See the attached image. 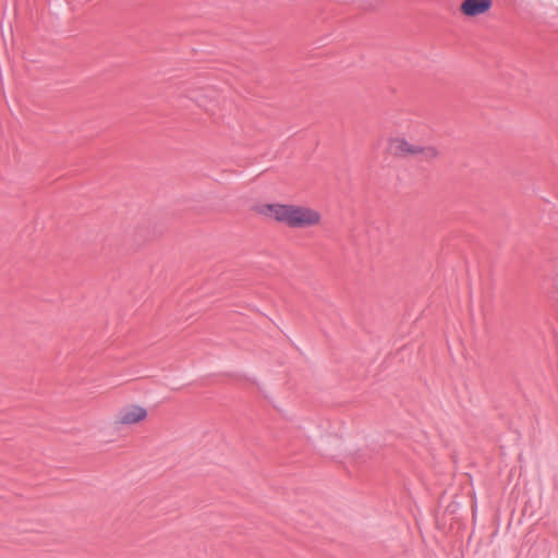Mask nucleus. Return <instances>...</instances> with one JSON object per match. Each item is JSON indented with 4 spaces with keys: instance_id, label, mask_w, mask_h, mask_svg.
<instances>
[{
    "instance_id": "f257e3e1",
    "label": "nucleus",
    "mask_w": 558,
    "mask_h": 558,
    "mask_svg": "<svg viewBox=\"0 0 558 558\" xmlns=\"http://www.w3.org/2000/svg\"><path fill=\"white\" fill-rule=\"evenodd\" d=\"M260 214L270 216L290 228L312 227L320 220V215L316 210L295 205L267 204L260 208Z\"/></svg>"
},
{
    "instance_id": "f03ea898",
    "label": "nucleus",
    "mask_w": 558,
    "mask_h": 558,
    "mask_svg": "<svg viewBox=\"0 0 558 558\" xmlns=\"http://www.w3.org/2000/svg\"><path fill=\"white\" fill-rule=\"evenodd\" d=\"M492 5V0H463L460 5V11L465 16L473 17L489 11Z\"/></svg>"
},
{
    "instance_id": "7ed1b4c3",
    "label": "nucleus",
    "mask_w": 558,
    "mask_h": 558,
    "mask_svg": "<svg viewBox=\"0 0 558 558\" xmlns=\"http://www.w3.org/2000/svg\"><path fill=\"white\" fill-rule=\"evenodd\" d=\"M147 416V411L140 405H132L120 411L119 422L122 424H134L143 421Z\"/></svg>"
},
{
    "instance_id": "20e7f679",
    "label": "nucleus",
    "mask_w": 558,
    "mask_h": 558,
    "mask_svg": "<svg viewBox=\"0 0 558 558\" xmlns=\"http://www.w3.org/2000/svg\"><path fill=\"white\" fill-rule=\"evenodd\" d=\"M416 148L417 145H412L404 138L391 141V149L396 156L417 155Z\"/></svg>"
},
{
    "instance_id": "39448f33",
    "label": "nucleus",
    "mask_w": 558,
    "mask_h": 558,
    "mask_svg": "<svg viewBox=\"0 0 558 558\" xmlns=\"http://www.w3.org/2000/svg\"><path fill=\"white\" fill-rule=\"evenodd\" d=\"M416 150H417V155H421L422 159H424L426 161H430V160L437 158L439 155L438 149L434 146L424 147V146L417 145Z\"/></svg>"
}]
</instances>
